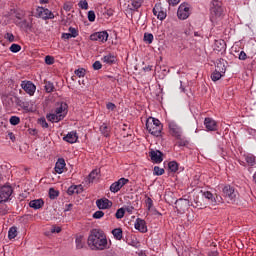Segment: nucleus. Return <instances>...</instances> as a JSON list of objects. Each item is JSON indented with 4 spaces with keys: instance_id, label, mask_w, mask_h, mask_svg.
<instances>
[{
    "instance_id": "6e6d98bb",
    "label": "nucleus",
    "mask_w": 256,
    "mask_h": 256,
    "mask_svg": "<svg viewBox=\"0 0 256 256\" xmlns=\"http://www.w3.org/2000/svg\"><path fill=\"white\" fill-rule=\"evenodd\" d=\"M88 21H90L91 23H93V21H95V11L90 10L88 12Z\"/></svg>"
},
{
    "instance_id": "c756f323",
    "label": "nucleus",
    "mask_w": 256,
    "mask_h": 256,
    "mask_svg": "<svg viewBox=\"0 0 256 256\" xmlns=\"http://www.w3.org/2000/svg\"><path fill=\"white\" fill-rule=\"evenodd\" d=\"M44 85L46 93H53V91H55V85H53L51 81H45Z\"/></svg>"
},
{
    "instance_id": "7ed1b4c3",
    "label": "nucleus",
    "mask_w": 256,
    "mask_h": 256,
    "mask_svg": "<svg viewBox=\"0 0 256 256\" xmlns=\"http://www.w3.org/2000/svg\"><path fill=\"white\" fill-rule=\"evenodd\" d=\"M146 129L150 135H154V137H160L161 132L163 131V124H161L159 119L150 117L146 121Z\"/></svg>"
},
{
    "instance_id": "13d9d810",
    "label": "nucleus",
    "mask_w": 256,
    "mask_h": 256,
    "mask_svg": "<svg viewBox=\"0 0 256 256\" xmlns=\"http://www.w3.org/2000/svg\"><path fill=\"white\" fill-rule=\"evenodd\" d=\"M238 59H239L240 61H246V59H247V53H245V51H241V52L239 53Z\"/></svg>"
},
{
    "instance_id": "e433bc0d",
    "label": "nucleus",
    "mask_w": 256,
    "mask_h": 256,
    "mask_svg": "<svg viewBox=\"0 0 256 256\" xmlns=\"http://www.w3.org/2000/svg\"><path fill=\"white\" fill-rule=\"evenodd\" d=\"M203 196L205 197V199H208L209 201H211V203H216L215 197H213V193L206 191L203 193Z\"/></svg>"
},
{
    "instance_id": "473e14b6",
    "label": "nucleus",
    "mask_w": 256,
    "mask_h": 256,
    "mask_svg": "<svg viewBox=\"0 0 256 256\" xmlns=\"http://www.w3.org/2000/svg\"><path fill=\"white\" fill-rule=\"evenodd\" d=\"M97 177H99V170L95 169L88 176L89 183H93V181H95Z\"/></svg>"
},
{
    "instance_id": "58836bf2",
    "label": "nucleus",
    "mask_w": 256,
    "mask_h": 256,
    "mask_svg": "<svg viewBox=\"0 0 256 256\" xmlns=\"http://www.w3.org/2000/svg\"><path fill=\"white\" fill-rule=\"evenodd\" d=\"M116 219H123L125 217V208H120L116 211L115 214Z\"/></svg>"
},
{
    "instance_id": "ea45409f",
    "label": "nucleus",
    "mask_w": 256,
    "mask_h": 256,
    "mask_svg": "<svg viewBox=\"0 0 256 256\" xmlns=\"http://www.w3.org/2000/svg\"><path fill=\"white\" fill-rule=\"evenodd\" d=\"M74 73L77 77H85L87 70H85V68H79L75 70Z\"/></svg>"
},
{
    "instance_id": "ddd939ff",
    "label": "nucleus",
    "mask_w": 256,
    "mask_h": 256,
    "mask_svg": "<svg viewBox=\"0 0 256 256\" xmlns=\"http://www.w3.org/2000/svg\"><path fill=\"white\" fill-rule=\"evenodd\" d=\"M98 209H111L113 207V202L107 198L98 199L96 201Z\"/></svg>"
},
{
    "instance_id": "4c0bfd02",
    "label": "nucleus",
    "mask_w": 256,
    "mask_h": 256,
    "mask_svg": "<svg viewBox=\"0 0 256 256\" xmlns=\"http://www.w3.org/2000/svg\"><path fill=\"white\" fill-rule=\"evenodd\" d=\"M144 41H145V43H148V45H151V43H153V34L145 33L144 34Z\"/></svg>"
},
{
    "instance_id": "cd10ccee",
    "label": "nucleus",
    "mask_w": 256,
    "mask_h": 256,
    "mask_svg": "<svg viewBox=\"0 0 256 256\" xmlns=\"http://www.w3.org/2000/svg\"><path fill=\"white\" fill-rule=\"evenodd\" d=\"M168 169L171 171V173H177V171H179V163H177V161L169 162Z\"/></svg>"
},
{
    "instance_id": "5fc2aeb1",
    "label": "nucleus",
    "mask_w": 256,
    "mask_h": 256,
    "mask_svg": "<svg viewBox=\"0 0 256 256\" xmlns=\"http://www.w3.org/2000/svg\"><path fill=\"white\" fill-rule=\"evenodd\" d=\"M103 67V64H101L100 61H95L93 63V70L94 71H99V69H101Z\"/></svg>"
},
{
    "instance_id": "0eeeda50",
    "label": "nucleus",
    "mask_w": 256,
    "mask_h": 256,
    "mask_svg": "<svg viewBox=\"0 0 256 256\" xmlns=\"http://www.w3.org/2000/svg\"><path fill=\"white\" fill-rule=\"evenodd\" d=\"M108 39L109 33L107 31L96 32L90 36V41H98L99 43H107Z\"/></svg>"
},
{
    "instance_id": "72a5a7b5",
    "label": "nucleus",
    "mask_w": 256,
    "mask_h": 256,
    "mask_svg": "<svg viewBox=\"0 0 256 256\" xmlns=\"http://www.w3.org/2000/svg\"><path fill=\"white\" fill-rule=\"evenodd\" d=\"M16 105L21 109H29V102H25L19 98L16 99Z\"/></svg>"
},
{
    "instance_id": "6ab92c4d",
    "label": "nucleus",
    "mask_w": 256,
    "mask_h": 256,
    "mask_svg": "<svg viewBox=\"0 0 256 256\" xmlns=\"http://www.w3.org/2000/svg\"><path fill=\"white\" fill-rule=\"evenodd\" d=\"M225 49H227V44L225 43V40L223 39L215 40L214 51L221 53V51H225Z\"/></svg>"
},
{
    "instance_id": "20e7f679",
    "label": "nucleus",
    "mask_w": 256,
    "mask_h": 256,
    "mask_svg": "<svg viewBox=\"0 0 256 256\" xmlns=\"http://www.w3.org/2000/svg\"><path fill=\"white\" fill-rule=\"evenodd\" d=\"M11 195H13V187L10 185L0 187V204L7 203L11 199Z\"/></svg>"
},
{
    "instance_id": "49530a36",
    "label": "nucleus",
    "mask_w": 256,
    "mask_h": 256,
    "mask_svg": "<svg viewBox=\"0 0 256 256\" xmlns=\"http://www.w3.org/2000/svg\"><path fill=\"white\" fill-rule=\"evenodd\" d=\"M68 31L73 38L79 36V31H77V29L74 27H69Z\"/></svg>"
},
{
    "instance_id": "8fccbe9b",
    "label": "nucleus",
    "mask_w": 256,
    "mask_h": 256,
    "mask_svg": "<svg viewBox=\"0 0 256 256\" xmlns=\"http://www.w3.org/2000/svg\"><path fill=\"white\" fill-rule=\"evenodd\" d=\"M188 144L189 142L183 139V136H181V139H178V142H177L178 147H185Z\"/></svg>"
},
{
    "instance_id": "f257e3e1",
    "label": "nucleus",
    "mask_w": 256,
    "mask_h": 256,
    "mask_svg": "<svg viewBox=\"0 0 256 256\" xmlns=\"http://www.w3.org/2000/svg\"><path fill=\"white\" fill-rule=\"evenodd\" d=\"M87 245L92 251L107 249V236L99 229H92L87 239Z\"/></svg>"
},
{
    "instance_id": "6e6552de",
    "label": "nucleus",
    "mask_w": 256,
    "mask_h": 256,
    "mask_svg": "<svg viewBox=\"0 0 256 256\" xmlns=\"http://www.w3.org/2000/svg\"><path fill=\"white\" fill-rule=\"evenodd\" d=\"M169 132L175 139H181V137H183V130H181V127L175 122L169 123Z\"/></svg>"
},
{
    "instance_id": "69168bd1",
    "label": "nucleus",
    "mask_w": 256,
    "mask_h": 256,
    "mask_svg": "<svg viewBox=\"0 0 256 256\" xmlns=\"http://www.w3.org/2000/svg\"><path fill=\"white\" fill-rule=\"evenodd\" d=\"M73 36L70 33H63L62 34V39H72Z\"/></svg>"
},
{
    "instance_id": "de8ad7c7",
    "label": "nucleus",
    "mask_w": 256,
    "mask_h": 256,
    "mask_svg": "<svg viewBox=\"0 0 256 256\" xmlns=\"http://www.w3.org/2000/svg\"><path fill=\"white\" fill-rule=\"evenodd\" d=\"M165 173V169L159 168V166L154 167V175H163Z\"/></svg>"
},
{
    "instance_id": "7c9ffc66",
    "label": "nucleus",
    "mask_w": 256,
    "mask_h": 256,
    "mask_svg": "<svg viewBox=\"0 0 256 256\" xmlns=\"http://www.w3.org/2000/svg\"><path fill=\"white\" fill-rule=\"evenodd\" d=\"M245 161L250 167H255V156L253 154L246 155Z\"/></svg>"
},
{
    "instance_id": "b1692460",
    "label": "nucleus",
    "mask_w": 256,
    "mask_h": 256,
    "mask_svg": "<svg viewBox=\"0 0 256 256\" xmlns=\"http://www.w3.org/2000/svg\"><path fill=\"white\" fill-rule=\"evenodd\" d=\"M43 205H45L43 199H36L29 202V207H31L32 209H41Z\"/></svg>"
},
{
    "instance_id": "338daca9",
    "label": "nucleus",
    "mask_w": 256,
    "mask_h": 256,
    "mask_svg": "<svg viewBox=\"0 0 256 256\" xmlns=\"http://www.w3.org/2000/svg\"><path fill=\"white\" fill-rule=\"evenodd\" d=\"M73 209V204H66L64 211H71Z\"/></svg>"
},
{
    "instance_id": "5701e85b",
    "label": "nucleus",
    "mask_w": 256,
    "mask_h": 256,
    "mask_svg": "<svg viewBox=\"0 0 256 256\" xmlns=\"http://www.w3.org/2000/svg\"><path fill=\"white\" fill-rule=\"evenodd\" d=\"M46 119H48V121H51V123H59V121H63V116L58 115L56 114V112H54L53 114H47Z\"/></svg>"
},
{
    "instance_id": "774afa93",
    "label": "nucleus",
    "mask_w": 256,
    "mask_h": 256,
    "mask_svg": "<svg viewBox=\"0 0 256 256\" xmlns=\"http://www.w3.org/2000/svg\"><path fill=\"white\" fill-rule=\"evenodd\" d=\"M8 135H9L11 141L15 142V134H13V132H10Z\"/></svg>"
},
{
    "instance_id": "052dcab7",
    "label": "nucleus",
    "mask_w": 256,
    "mask_h": 256,
    "mask_svg": "<svg viewBox=\"0 0 256 256\" xmlns=\"http://www.w3.org/2000/svg\"><path fill=\"white\" fill-rule=\"evenodd\" d=\"M168 3L175 7V5H179V3H181V0H168Z\"/></svg>"
},
{
    "instance_id": "4468645a",
    "label": "nucleus",
    "mask_w": 256,
    "mask_h": 256,
    "mask_svg": "<svg viewBox=\"0 0 256 256\" xmlns=\"http://www.w3.org/2000/svg\"><path fill=\"white\" fill-rule=\"evenodd\" d=\"M153 14L159 19L160 21H163L167 17V12L163 11L160 5H155L153 8Z\"/></svg>"
},
{
    "instance_id": "a878e982",
    "label": "nucleus",
    "mask_w": 256,
    "mask_h": 256,
    "mask_svg": "<svg viewBox=\"0 0 256 256\" xmlns=\"http://www.w3.org/2000/svg\"><path fill=\"white\" fill-rule=\"evenodd\" d=\"M100 132L104 137H109V135H111V126L107 125L106 123H103L100 126Z\"/></svg>"
},
{
    "instance_id": "39448f33",
    "label": "nucleus",
    "mask_w": 256,
    "mask_h": 256,
    "mask_svg": "<svg viewBox=\"0 0 256 256\" xmlns=\"http://www.w3.org/2000/svg\"><path fill=\"white\" fill-rule=\"evenodd\" d=\"M189 15H191V8H189V4L182 3L177 11L178 19L185 21V19H189Z\"/></svg>"
},
{
    "instance_id": "423d86ee",
    "label": "nucleus",
    "mask_w": 256,
    "mask_h": 256,
    "mask_svg": "<svg viewBox=\"0 0 256 256\" xmlns=\"http://www.w3.org/2000/svg\"><path fill=\"white\" fill-rule=\"evenodd\" d=\"M127 183H129V179L120 178L118 181L111 184L110 186L111 193H119V191H121V189H123V187H125Z\"/></svg>"
},
{
    "instance_id": "2eb2a0df",
    "label": "nucleus",
    "mask_w": 256,
    "mask_h": 256,
    "mask_svg": "<svg viewBox=\"0 0 256 256\" xmlns=\"http://www.w3.org/2000/svg\"><path fill=\"white\" fill-rule=\"evenodd\" d=\"M150 157L154 163H162L163 162V152H161L159 150L150 151Z\"/></svg>"
},
{
    "instance_id": "680f3d73",
    "label": "nucleus",
    "mask_w": 256,
    "mask_h": 256,
    "mask_svg": "<svg viewBox=\"0 0 256 256\" xmlns=\"http://www.w3.org/2000/svg\"><path fill=\"white\" fill-rule=\"evenodd\" d=\"M194 37H200V39H203V30L195 31Z\"/></svg>"
},
{
    "instance_id": "393cba45",
    "label": "nucleus",
    "mask_w": 256,
    "mask_h": 256,
    "mask_svg": "<svg viewBox=\"0 0 256 256\" xmlns=\"http://www.w3.org/2000/svg\"><path fill=\"white\" fill-rule=\"evenodd\" d=\"M216 70L220 71L221 73H225V71H227V67H225V63H227V61H225V59L220 58L216 61Z\"/></svg>"
},
{
    "instance_id": "4be33fe9",
    "label": "nucleus",
    "mask_w": 256,
    "mask_h": 256,
    "mask_svg": "<svg viewBox=\"0 0 256 256\" xmlns=\"http://www.w3.org/2000/svg\"><path fill=\"white\" fill-rule=\"evenodd\" d=\"M65 159L63 158H59L58 161L55 164V171L56 173H58L59 175H61V173H63L64 169H65Z\"/></svg>"
},
{
    "instance_id": "bf43d9fd",
    "label": "nucleus",
    "mask_w": 256,
    "mask_h": 256,
    "mask_svg": "<svg viewBox=\"0 0 256 256\" xmlns=\"http://www.w3.org/2000/svg\"><path fill=\"white\" fill-rule=\"evenodd\" d=\"M146 205L148 207V210H151V207H153V200L151 198L146 199Z\"/></svg>"
},
{
    "instance_id": "a211bd4d",
    "label": "nucleus",
    "mask_w": 256,
    "mask_h": 256,
    "mask_svg": "<svg viewBox=\"0 0 256 256\" xmlns=\"http://www.w3.org/2000/svg\"><path fill=\"white\" fill-rule=\"evenodd\" d=\"M141 5H143V0H130L128 2V9L130 11H139Z\"/></svg>"
},
{
    "instance_id": "79ce46f5",
    "label": "nucleus",
    "mask_w": 256,
    "mask_h": 256,
    "mask_svg": "<svg viewBox=\"0 0 256 256\" xmlns=\"http://www.w3.org/2000/svg\"><path fill=\"white\" fill-rule=\"evenodd\" d=\"M192 207H194L195 209H202L203 208V204L201 203V201L194 199V201L191 202Z\"/></svg>"
},
{
    "instance_id": "37998d69",
    "label": "nucleus",
    "mask_w": 256,
    "mask_h": 256,
    "mask_svg": "<svg viewBox=\"0 0 256 256\" xmlns=\"http://www.w3.org/2000/svg\"><path fill=\"white\" fill-rule=\"evenodd\" d=\"M84 243H83V237H77L76 238V249H83Z\"/></svg>"
},
{
    "instance_id": "c03bdc74",
    "label": "nucleus",
    "mask_w": 256,
    "mask_h": 256,
    "mask_svg": "<svg viewBox=\"0 0 256 256\" xmlns=\"http://www.w3.org/2000/svg\"><path fill=\"white\" fill-rule=\"evenodd\" d=\"M10 51L12 53H19V51H21V45H19V44H12L10 46Z\"/></svg>"
},
{
    "instance_id": "412c9836",
    "label": "nucleus",
    "mask_w": 256,
    "mask_h": 256,
    "mask_svg": "<svg viewBox=\"0 0 256 256\" xmlns=\"http://www.w3.org/2000/svg\"><path fill=\"white\" fill-rule=\"evenodd\" d=\"M68 195H79V193H83V186L82 185H72L67 190Z\"/></svg>"
},
{
    "instance_id": "f3484780",
    "label": "nucleus",
    "mask_w": 256,
    "mask_h": 256,
    "mask_svg": "<svg viewBox=\"0 0 256 256\" xmlns=\"http://www.w3.org/2000/svg\"><path fill=\"white\" fill-rule=\"evenodd\" d=\"M204 125L207 131H217V122L213 118H205Z\"/></svg>"
},
{
    "instance_id": "09e8293b",
    "label": "nucleus",
    "mask_w": 256,
    "mask_h": 256,
    "mask_svg": "<svg viewBox=\"0 0 256 256\" xmlns=\"http://www.w3.org/2000/svg\"><path fill=\"white\" fill-rule=\"evenodd\" d=\"M4 39H7V41H9L10 43H13V41H15V36L13 35V33L7 32L4 35Z\"/></svg>"
},
{
    "instance_id": "4d7b16f0",
    "label": "nucleus",
    "mask_w": 256,
    "mask_h": 256,
    "mask_svg": "<svg viewBox=\"0 0 256 256\" xmlns=\"http://www.w3.org/2000/svg\"><path fill=\"white\" fill-rule=\"evenodd\" d=\"M106 109H108L109 111H115V109H117V106L113 102H108L106 104Z\"/></svg>"
},
{
    "instance_id": "f03ea898",
    "label": "nucleus",
    "mask_w": 256,
    "mask_h": 256,
    "mask_svg": "<svg viewBox=\"0 0 256 256\" xmlns=\"http://www.w3.org/2000/svg\"><path fill=\"white\" fill-rule=\"evenodd\" d=\"M225 13L223 10V2L219 0H212L210 3V20L212 23H217L223 19Z\"/></svg>"
},
{
    "instance_id": "f704fd0d",
    "label": "nucleus",
    "mask_w": 256,
    "mask_h": 256,
    "mask_svg": "<svg viewBox=\"0 0 256 256\" xmlns=\"http://www.w3.org/2000/svg\"><path fill=\"white\" fill-rule=\"evenodd\" d=\"M17 237V227H11L8 231V238L15 239Z\"/></svg>"
},
{
    "instance_id": "a18cd8bd",
    "label": "nucleus",
    "mask_w": 256,
    "mask_h": 256,
    "mask_svg": "<svg viewBox=\"0 0 256 256\" xmlns=\"http://www.w3.org/2000/svg\"><path fill=\"white\" fill-rule=\"evenodd\" d=\"M105 216V212L98 210L93 214V219H101L102 217Z\"/></svg>"
},
{
    "instance_id": "c9c22d12",
    "label": "nucleus",
    "mask_w": 256,
    "mask_h": 256,
    "mask_svg": "<svg viewBox=\"0 0 256 256\" xmlns=\"http://www.w3.org/2000/svg\"><path fill=\"white\" fill-rule=\"evenodd\" d=\"M49 197L50 199H57V197H59V191L55 190V188H50Z\"/></svg>"
},
{
    "instance_id": "c85d7f7f",
    "label": "nucleus",
    "mask_w": 256,
    "mask_h": 256,
    "mask_svg": "<svg viewBox=\"0 0 256 256\" xmlns=\"http://www.w3.org/2000/svg\"><path fill=\"white\" fill-rule=\"evenodd\" d=\"M223 75H225V72L215 69V71L211 74V79L212 81H219Z\"/></svg>"
},
{
    "instance_id": "1a4fd4ad",
    "label": "nucleus",
    "mask_w": 256,
    "mask_h": 256,
    "mask_svg": "<svg viewBox=\"0 0 256 256\" xmlns=\"http://www.w3.org/2000/svg\"><path fill=\"white\" fill-rule=\"evenodd\" d=\"M37 13L39 17H41V19H43L44 21H47L49 19H55V14H53V12H51V10L47 8L38 7Z\"/></svg>"
},
{
    "instance_id": "a19ab883",
    "label": "nucleus",
    "mask_w": 256,
    "mask_h": 256,
    "mask_svg": "<svg viewBox=\"0 0 256 256\" xmlns=\"http://www.w3.org/2000/svg\"><path fill=\"white\" fill-rule=\"evenodd\" d=\"M21 123V118L18 116H11L10 117V125H19Z\"/></svg>"
},
{
    "instance_id": "864d4df0",
    "label": "nucleus",
    "mask_w": 256,
    "mask_h": 256,
    "mask_svg": "<svg viewBox=\"0 0 256 256\" xmlns=\"http://www.w3.org/2000/svg\"><path fill=\"white\" fill-rule=\"evenodd\" d=\"M39 124L41 125V127H43V129L49 128V124L47 123V120H45V118H40Z\"/></svg>"
},
{
    "instance_id": "dca6fc26",
    "label": "nucleus",
    "mask_w": 256,
    "mask_h": 256,
    "mask_svg": "<svg viewBox=\"0 0 256 256\" xmlns=\"http://www.w3.org/2000/svg\"><path fill=\"white\" fill-rule=\"evenodd\" d=\"M134 227L137 231H140V233H147V222L141 218L136 220Z\"/></svg>"
},
{
    "instance_id": "3c124183",
    "label": "nucleus",
    "mask_w": 256,
    "mask_h": 256,
    "mask_svg": "<svg viewBox=\"0 0 256 256\" xmlns=\"http://www.w3.org/2000/svg\"><path fill=\"white\" fill-rule=\"evenodd\" d=\"M78 6L80 7V9H89V3L86 2V0H81L79 3H78Z\"/></svg>"
},
{
    "instance_id": "f8f14e48",
    "label": "nucleus",
    "mask_w": 256,
    "mask_h": 256,
    "mask_svg": "<svg viewBox=\"0 0 256 256\" xmlns=\"http://www.w3.org/2000/svg\"><path fill=\"white\" fill-rule=\"evenodd\" d=\"M21 87L26 93H28V95H35V90L37 89V87L35 86V84H33V82L22 81Z\"/></svg>"
},
{
    "instance_id": "aec40b11",
    "label": "nucleus",
    "mask_w": 256,
    "mask_h": 256,
    "mask_svg": "<svg viewBox=\"0 0 256 256\" xmlns=\"http://www.w3.org/2000/svg\"><path fill=\"white\" fill-rule=\"evenodd\" d=\"M77 139H79V137L77 136V132L75 131H72L63 137L64 141L71 144L77 143Z\"/></svg>"
},
{
    "instance_id": "9d476101",
    "label": "nucleus",
    "mask_w": 256,
    "mask_h": 256,
    "mask_svg": "<svg viewBox=\"0 0 256 256\" xmlns=\"http://www.w3.org/2000/svg\"><path fill=\"white\" fill-rule=\"evenodd\" d=\"M222 193H223V197H226V199H229L230 201H233L235 197H237L235 188L231 187L230 185L224 186Z\"/></svg>"
},
{
    "instance_id": "2f4dec72",
    "label": "nucleus",
    "mask_w": 256,
    "mask_h": 256,
    "mask_svg": "<svg viewBox=\"0 0 256 256\" xmlns=\"http://www.w3.org/2000/svg\"><path fill=\"white\" fill-rule=\"evenodd\" d=\"M104 63H107L108 65H113L115 63V55L113 54H108L103 57Z\"/></svg>"
},
{
    "instance_id": "603ef678",
    "label": "nucleus",
    "mask_w": 256,
    "mask_h": 256,
    "mask_svg": "<svg viewBox=\"0 0 256 256\" xmlns=\"http://www.w3.org/2000/svg\"><path fill=\"white\" fill-rule=\"evenodd\" d=\"M45 63L46 65H53V63H55V58H53V56H46L45 57Z\"/></svg>"
},
{
    "instance_id": "bb28decb",
    "label": "nucleus",
    "mask_w": 256,
    "mask_h": 256,
    "mask_svg": "<svg viewBox=\"0 0 256 256\" xmlns=\"http://www.w3.org/2000/svg\"><path fill=\"white\" fill-rule=\"evenodd\" d=\"M112 235L114 236V239L117 241H121L123 239V229L116 228L112 230Z\"/></svg>"
},
{
    "instance_id": "e2e57ef3",
    "label": "nucleus",
    "mask_w": 256,
    "mask_h": 256,
    "mask_svg": "<svg viewBox=\"0 0 256 256\" xmlns=\"http://www.w3.org/2000/svg\"><path fill=\"white\" fill-rule=\"evenodd\" d=\"M51 233H61V227L53 226Z\"/></svg>"
},
{
    "instance_id": "0e129e2a",
    "label": "nucleus",
    "mask_w": 256,
    "mask_h": 256,
    "mask_svg": "<svg viewBox=\"0 0 256 256\" xmlns=\"http://www.w3.org/2000/svg\"><path fill=\"white\" fill-rule=\"evenodd\" d=\"M133 209H135L133 206H127L124 210L131 215L133 214Z\"/></svg>"
},
{
    "instance_id": "9b49d317",
    "label": "nucleus",
    "mask_w": 256,
    "mask_h": 256,
    "mask_svg": "<svg viewBox=\"0 0 256 256\" xmlns=\"http://www.w3.org/2000/svg\"><path fill=\"white\" fill-rule=\"evenodd\" d=\"M69 112V105L66 102L58 103V107L55 109L56 115H61L63 119L67 117V113Z\"/></svg>"
}]
</instances>
